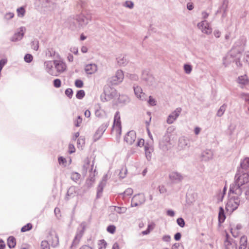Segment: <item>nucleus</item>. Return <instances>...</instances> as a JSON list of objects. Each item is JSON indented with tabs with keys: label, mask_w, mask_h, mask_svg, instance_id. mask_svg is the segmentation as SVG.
Instances as JSON below:
<instances>
[{
	"label": "nucleus",
	"mask_w": 249,
	"mask_h": 249,
	"mask_svg": "<svg viewBox=\"0 0 249 249\" xmlns=\"http://www.w3.org/2000/svg\"><path fill=\"white\" fill-rule=\"evenodd\" d=\"M249 182V170L239 169L235 176V181L230 187L229 193L241 195V186Z\"/></svg>",
	"instance_id": "obj_1"
},
{
	"label": "nucleus",
	"mask_w": 249,
	"mask_h": 249,
	"mask_svg": "<svg viewBox=\"0 0 249 249\" xmlns=\"http://www.w3.org/2000/svg\"><path fill=\"white\" fill-rule=\"evenodd\" d=\"M243 46H241L239 49L236 48V46L232 48L223 58V64L225 67L229 66L232 62H235L237 67L242 66L240 59L241 56V51L243 50Z\"/></svg>",
	"instance_id": "obj_2"
},
{
	"label": "nucleus",
	"mask_w": 249,
	"mask_h": 249,
	"mask_svg": "<svg viewBox=\"0 0 249 249\" xmlns=\"http://www.w3.org/2000/svg\"><path fill=\"white\" fill-rule=\"evenodd\" d=\"M118 96L117 91L114 88L107 86L104 88V95H101L102 102H107L112 100V104H117V98Z\"/></svg>",
	"instance_id": "obj_3"
},
{
	"label": "nucleus",
	"mask_w": 249,
	"mask_h": 249,
	"mask_svg": "<svg viewBox=\"0 0 249 249\" xmlns=\"http://www.w3.org/2000/svg\"><path fill=\"white\" fill-rule=\"evenodd\" d=\"M235 195V196H233L229 199L226 206L227 211L231 213L236 210L239 206L244 202L243 200L241 199V195Z\"/></svg>",
	"instance_id": "obj_4"
},
{
	"label": "nucleus",
	"mask_w": 249,
	"mask_h": 249,
	"mask_svg": "<svg viewBox=\"0 0 249 249\" xmlns=\"http://www.w3.org/2000/svg\"><path fill=\"white\" fill-rule=\"evenodd\" d=\"M77 23H78L80 28L85 27L92 20V14L87 12L76 15Z\"/></svg>",
	"instance_id": "obj_5"
},
{
	"label": "nucleus",
	"mask_w": 249,
	"mask_h": 249,
	"mask_svg": "<svg viewBox=\"0 0 249 249\" xmlns=\"http://www.w3.org/2000/svg\"><path fill=\"white\" fill-rule=\"evenodd\" d=\"M174 128L172 127H170L167 129V133L163 137L162 140L160 142V148L163 150H167L171 148L172 143L171 142V137L172 134L169 133V131L173 130Z\"/></svg>",
	"instance_id": "obj_6"
},
{
	"label": "nucleus",
	"mask_w": 249,
	"mask_h": 249,
	"mask_svg": "<svg viewBox=\"0 0 249 249\" xmlns=\"http://www.w3.org/2000/svg\"><path fill=\"white\" fill-rule=\"evenodd\" d=\"M85 227L86 223L85 222H83L80 224V227L81 228V229H78L77 230L74 238L73 240L70 249H75L79 244L80 241L84 234Z\"/></svg>",
	"instance_id": "obj_7"
},
{
	"label": "nucleus",
	"mask_w": 249,
	"mask_h": 249,
	"mask_svg": "<svg viewBox=\"0 0 249 249\" xmlns=\"http://www.w3.org/2000/svg\"><path fill=\"white\" fill-rule=\"evenodd\" d=\"M54 60L55 71L56 72V76L64 72L67 70V66L66 63L63 60L62 58H57Z\"/></svg>",
	"instance_id": "obj_8"
},
{
	"label": "nucleus",
	"mask_w": 249,
	"mask_h": 249,
	"mask_svg": "<svg viewBox=\"0 0 249 249\" xmlns=\"http://www.w3.org/2000/svg\"><path fill=\"white\" fill-rule=\"evenodd\" d=\"M197 28L203 33L206 35H210L212 33V28L210 23L206 20L199 22L197 25Z\"/></svg>",
	"instance_id": "obj_9"
},
{
	"label": "nucleus",
	"mask_w": 249,
	"mask_h": 249,
	"mask_svg": "<svg viewBox=\"0 0 249 249\" xmlns=\"http://www.w3.org/2000/svg\"><path fill=\"white\" fill-rule=\"evenodd\" d=\"M145 201V197L143 194H138L135 195L132 200L131 206L137 207L143 204Z\"/></svg>",
	"instance_id": "obj_10"
},
{
	"label": "nucleus",
	"mask_w": 249,
	"mask_h": 249,
	"mask_svg": "<svg viewBox=\"0 0 249 249\" xmlns=\"http://www.w3.org/2000/svg\"><path fill=\"white\" fill-rule=\"evenodd\" d=\"M66 24L72 31H77L81 29L79 26L78 23L76 22V15L69 17L66 21Z\"/></svg>",
	"instance_id": "obj_11"
},
{
	"label": "nucleus",
	"mask_w": 249,
	"mask_h": 249,
	"mask_svg": "<svg viewBox=\"0 0 249 249\" xmlns=\"http://www.w3.org/2000/svg\"><path fill=\"white\" fill-rule=\"evenodd\" d=\"M47 241L53 247H56L59 244L58 237L54 231L49 232L47 236Z\"/></svg>",
	"instance_id": "obj_12"
},
{
	"label": "nucleus",
	"mask_w": 249,
	"mask_h": 249,
	"mask_svg": "<svg viewBox=\"0 0 249 249\" xmlns=\"http://www.w3.org/2000/svg\"><path fill=\"white\" fill-rule=\"evenodd\" d=\"M44 68L46 71L50 75L56 76V72L55 71L54 60H48L44 62Z\"/></svg>",
	"instance_id": "obj_13"
},
{
	"label": "nucleus",
	"mask_w": 249,
	"mask_h": 249,
	"mask_svg": "<svg viewBox=\"0 0 249 249\" xmlns=\"http://www.w3.org/2000/svg\"><path fill=\"white\" fill-rule=\"evenodd\" d=\"M124 78V74L123 71L121 70H119L116 71L115 75L111 78L110 82L113 85H117L123 81Z\"/></svg>",
	"instance_id": "obj_14"
},
{
	"label": "nucleus",
	"mask_w": 249,
	"mask_h": 249,
	"mask_svg": "<svg viewBox=\"0 0 249 249\" xmlns=\"http://www.w3.org/2000/svg\"><path fill=\"white\" fill-rule=\"evenodd\" d=\"M26 31L25 27H20L17 30V31L15 33L13 36L11 38V41L13 42H16L20 40L23 37Z\"/></svg>",
	"instance_id": "obj_15"
},
{
	"label": "nucleus",
	"mask_w": 249,
	"mask_h": 249,
	"mask_svg": "<svg viewBox=\"0 0 249 249\" xmlns=\"http://www.w3.org/2000/svg\"><path fill=\"white\" fill-rule=\"evenodd\" d=\"M182 111L180 107L177 108L173 112H172L168 117L167 123L168 124H171L178 118Z\"/></svg>",
	"instance_id": "obj_16"
},
{
	"label": "nucleus",
	"mask_w": 249,
	"mask_h": 249,
	"mask_svg": "<svg viewBox=\"0 0 249 249\" xmlns=\"http://www.w3.org/2000/svg\"><path fill=\"white\" fill-rule=\"evenodd\" d=\"M169 179L173 183H178L182 180L183 177L178 172H172L169 175Z\"/></svg>",
	"instance_id": "obj_17"
},
{
	"label": "nucleus",
	"mask_w": 249,
	"mask_h": 249,
	"mask_svg": "<svg viewBox=\"0 0 249 249\" xmlns=\"http://www.w3.org/2000/svg\"><path fill=\"white\" fill-rule=\"evenodd\" d=\"M133 89L136 97L142 101H146V95L142 92V89L141 87L134 85Z\"/></svg>",
	"instance_id": "obj_18"
},
{
	"label": "nucleus",
	"mask_w": 249,
	"mask_h": 249,
	"mask_svg": "<svg viewBox=\"0 0 249 249\" xmlns=\"http://www.w3.org/2000/svg\"><path fill=\"white\" fill-rule=\"evenodd\" d=\"M136 139V132L133 130L129 131L124 137V141L130 145H131L135 141Z\"/></svg>",
	"instance_id": "obj_19"
},
{
	"label": "nucleus",
	"mask_w": 249,
	"mask_h": 249,
	"mask_svg": "<svg viewBox=\"0 0 249 249\" xmlns=\"http://www.w3.org/2000/svg\"><path fill=\"white\" fill-rule=\"evenodd\" d=\"M213 151L210 149H206L201 153L200 159L202 161H207L213 159Z\"/></svg>",
	"instance_id": "obj_20"
},
{
	"label": "nucleus",
	"mask_w": 249,
	"mask_h": 249,
	"mask_svg": "<svg viewBox=\"0 0 249 249\" xmlns=\"http://www.w3.org/2000/svg\"><path fill=\"white\" fill-rule=\"evenodd\" d=\"M108 123H107L102 124L98 128V130L96 131V132L94 136V141H97L100 138H101V137L102 136V135H103L104 132L105 131V130L108 127Z\"/></svg>",
	"instance_id": "obj_21"
},
{
	"label": "nucleus",
	"mask_w": 249,
	"mask_h": 249,
	"mask_svg": "<svg viewBox=\"0 0 249 249\" xmlns=\"http://www.w3.org/2000/svg\"><path fill=\"white\" fill-rule=\"evenodd\" d=\"M78 194L77 188L74 186L70 187L67 191L65 200H68L70 198H72Z\"/></svg>",
	"instance_id": "obj_22"
},
{
	"label": "nucleus",
	"mask_w": 249,
	"mask_h": 249,
	"mask_svg": "<svg viewBox=\"0 0 249 249\" xmlns=\"http://www.w3.org/2000/svg\"><path fill=\"white\" fill-rule=\"evenodd\" d=\"M107 175L106 174L103 177L101 181L100 182V183L98 185V186L97 188V197H99L100 196V195L102 194V191L103 190V188L106 184V182L107 181Z\"/></svg>",
	"instance_id": "obj_23"
},
{
	"label": "nucleus",
	"mask_w": 249,
	"mask_h": 249,
	"mask_svg": "<svg viewBox=\"0 0 249 249\" xmlns=\"http://www.w3.org/2000/svg\"><path fill=\"white\" fill-rule=\"evenodd\" d=\"M117 64L120 66H125L128 63V60L127 57V56L125 54H120L117 58Z\"/></svg>",
	"instance_id": "obj_24"
},
{
	"label": "nucleus",
	"mask_w": 249,
	"mask_h": 249,
	"mask_svg": "<svg viewBox=\"0 0 249 249\" xmlns=\"http://www.w3.org/2000/svg\"><path fill=\"white\" fill-rule=\"evenodd\" d=\"M225 249H237V245L236 242L232 239L227 238L224 242Z\"/></svg>",
	"instance_id": "obj_25"
},
{
	"label": "nucleus",
	"mask_w": 249,
	"mask_h": 249,
	"mask_svg": "<svg viewBox=\"0 0 249 249\" xmlns=\"http://www.w3.org/2000/svg\"><path fill=\"white\" fill-rule=\"evenodd\" d=\"M129 101V99L128 97L125 95H120L118 93V96L117 98V104L116 105H118L119 104H125L128 103Z\"/></svg>",
	"instance_id": "obj_26"
},
{
	"label": "nucleus",
	"mask_w": 249,
	"mask_h": 249,
	"mask_svg": "<svg viewBox=\"0 0 249 249\" xmlns=\"http://www.w3.org/2000/svg\"><path fill=\"white\" fill-rule=\"evenodd\" d=\"M85 70L87 73L91 74L97 71V66L95 64H88L86 66Z\"/></svg>",
	"instance_id": "obj_27"
},
{
	"label": "nucleus",
	"mask_w": 249,
	"mask_h": 249,
	"mask_svg": "<svg viewBox=\"0 0 249 249\" xmlns=\"http://www.w3.org/2000/svg\"><path fill=\"white\" fill-rule=\"evenodd\" d=\"M178 146L180 148V149H184L186 147H189L190 145L188 140L184 137H180L179 139Z\"/></svg>",
	"instance_id": "obj_28"
},
{
	"label": "nucleus",
	"mask_w": 249,
	"mask_h": 249,
	"mask_svg": "<svg viewBox=\"0 0 249 249\" xmlns=\"http://www.w3.org/2000/svg\"><path fill=\"white\" fill-rule=\"evenodd\" d=\"M56 0H42V3L46 7L53 10L56 7Z\"/></svg>",
	"instance_id": "obj_29"
},
{
	"label": "nucleus",
	"mask_w": 249,
	"mask_h": 249,
	"mask_svg": "<svg viewBox=\"0 0 249 249\" xmlns=\"http://www.w3.org/2000/svg\"><path fill=\"white\" fill-rule=\"evenodd\" d=\"M237 82L240 85V87L243 88L244 86L249 83V80L248 79L247 75H244L238 77Z\"/></svg>",
	"instance_id": "obj_30"
},
{
	"label": "nucleus",
	"mask_w": 249,
	"mask_h": 249,
	"mask_svg": "<svg viewBox=\"0 0 249 249\" xmlns=\"http://www.w3.org/2000/svg\"><path fill=\"white\" fill-rule=\"evenodd\" d=\"M46 55L49 57H55L56 58H60V55L59 53H56L53 48H48L46 51Z\"/></svg>",
	"instance_id": "obj_31"
},
{
	"label": "nucleus",
	"mask_w": 249,
	"mask_h": 249,
	"mask_svg": "<svg viewBox=\"0 0 249 249\" xmlns=\"http://www.w3.org/2000/svg\"><path fill=\"white\" fill-rule=\"evenodd\" d=\"M95 114L96 116L102 118L105 115V111L101 108L100 104H98L95 106Z\"/></svg>",
	"instance_id": "obj_32"
},
{
	"label": "nucleus",
	"mask_w": 249,
	"mask_h": 249,
	"mask_svg": "<svg viewBox=\"0 0 249 249\" xmlns=\"http://www.w3.org/2000/svg\"><path fill=\"white\" fill-rule=\"evenodd\" d=\"M240 246L239 249H249V244H248V241L246 237H242L240 239Z\"/></svg>",
	"instance_id": "obj_33"
},
{
	"label": "nucleus",
	"mask_w": 249,
	"mask_h": 249,
	"mask_svg": "<svg viewBox=\"0 0 249 249\" xmlns=\"http://www.w3.org/2000/svg\"><path fill=\"white\" fill-rule=\"evenodd\" d=\"M89 163L90 161L88 158H87L84 160V164L82 167L83 172L84 173H86L88 170H89V171H91L92 170L93 165L91 166V168L89 169Z\"/></svg>",
	"instance_id": "obj_34"
},
{
	"label": "nucleus",
	"mask_w": 249,
	"mask_h": 249,
	"mask_svg": "<svg viewBox=\"0 0 249 249\" xmlns=\"http://www.w3.org/2000/svg\"><path fill=\"white\" fill-rule=\"evenodd\" d=\"M144 149L146 158L148 160H150L151 159V154L153 151V148L151 146L145 145Z\"/></svg>",
	"instance_id": "obj_35"
},
{
	"label": "nucleus",
	"mask_w": 249,
	"mask_h": 249,
	"mask_svg": "<svg viewBox=\"0 0 249 249\" xmlns=\"http://www.w3.org/2000/svg\"><path fill=\"white\" fill-rule=\"evenodd\" d=\"M241 167L240 169H243V170H249V158H245L240 163Z\"/></svg>",
	"instance_id": "obj_36"
},
{
	"label": "nucleus",
	"mask_w": 249,
	"mask_h": 249,
	"mask_svg": "<svg viewBox=\"0 0 249 249\" xmlns=\"http://www.w3.org/2000/svg\"><path fill=\"white\" fill-rule=\"evenodd\" d=\"M112 131L115 132L117 136L120 137L122 132L121 124H113L112 126Z\"/></svg>",
	"instance_id": "obj_37"
},
{
	"label": "nucleus",
	"mask_w": 249,
	"mask_h": 249,
	"mask_svg": "<svg viewBox=\"0 0 249 249\" xmlns=\"http://www.w3.org/2000/svg\"><path fill=\"white\" fill-rule=\"evenodd\" d=\"M7 245L9 248H14L16 245V239L13 236H10L7 239Z\"/></svg>",
	"instance_id": "obj_38"
},
{
	"label": "nucleus",
	"mask_w": 249,
	"mask_h": 249,
	"mask_svg": "<svg viewBox=\"0 0 249 249\" xmlns=\"http://www.w3.org/2000/svg\"><path fill=\"white\" fill-rule=\"evenodd\" d=\"M226 216L224 213V209L222 207H220L219 214H218V220L220 223H222L224 221Z\"/></svg>",
	"instance_id": "obj_39"
},
{
	"label": "nucleus",
	"mask_w": 249,
	"mask_h": 249,
	"mask_svg": "<svg viewBox=\"0 0 249 249\" xmlns=\"http://www.w3.org/2000/svg\"><path fill=\"white\" fill-rule=\"evenodd\" d=\"M227 104H224L223 105H222L217 110L216 115L218 117H221L224 114L227 108Z\"/></svg>",
	"instance_id": "obj_40"
},
{
	"label": "nucleus",
	"mask_w": 249,
	"mask_h": 249,
	"mask_svg": "<svg viewBox=\"0 0 249 249\" xmlns=\"http://www.w3.org/2000/svg\"><path fill=\"white\" fill-rule=\"evenodd\" d=\"M25 12V9L23 6L19 7L17 9V16L19 18H22L24 17Z\"/></svg>",
	"instance_id": "obj_41"
},
{
	"label": "nucleus",
	"mask_w": 249,
	"mask_h": 249,
	"mask_svg": "<svg viewBox=\"0 0 249 249\" xmlns=\"http://www.w3.org/2000/svg\"><path fill=\"white\" fill-rule=\"evenodd\" d=\"M113 208L114 211L119 214L125 213L127 210L126 208L124 207L114 206Z\"/></svg>",
	"instance_id": "obj_42"
},
{
	"label": "nucleus",
	"mask_w": 249,
	"mask_h": 249,
	"mask_svg": "<svg viewBox=\"0 0 249 249\" xmlns=\"http://www.w3.org/2000/svg\"><path fill=\"white\" fill-rule=\"evenodd\" d=\"M85 144V139L80 137L77 139V145L79 149H82Z\"/></svg>",
	"instance_id": "obj_43"
},
{
	"label": "nucleus",
	"mask_w": 249,
	"mask_h": 249,
	"mask_svg": "<svg viewBox=\"0 0 249 249\" xmlns=\"http://www.w3.org/2000/svg\"><path fill=\"white\" fill-rule=\"evenodd\" d=\"M121 124L120 121V115L119 111H117L115 113L114 118V123L113 124Z\"/></svg>",
	"instance_id": "obj_44"
},
{
	"label": "nucleus",
	"mask_w": 249,
	"mask_h": 249,
	"mask_svg": "<svg viewBox=\"0 0 249 249\" xmlns=\"http://www.w3.org/2000/svg\"><path fill=\"white\" fill-rule=\"evenodd\" d=\"M127 170L125 167H123L121 168L120 173L119 176L121 178H124L127 174Z\"/></svg>",
	"instance_id": "obj_45"
},
{
	"label": "nucleus",
	"mask_w": 249,
	"mask_h": 249,
	"mask_svg": "<svg viewBox=\"0 0 249 249\" xmlns=\"http://www.w3.org/2000/svg\"><path fill=\"white\" fill-rule=\"evenodd\" d=\"M81 177L80 174L77 172H73L71 174V179L75 182H77Z\"/></svg>",
	"instance_id": "obj_46"
},
{
	"label": "nucleus",
	"mask_w": 249,
	"mask_h": 249,
	"mask_svg": "<svg viewBox=\"0 0 249 249\" xmlns=\"http://www.w3.org/2000/svg\"><path fill=\"white\" fill-rule=\"evenodd\" d=\"M123 5L125 7L131 9L133 8L134 4L132 1L127 0L123 3Z\"/></svg>",
	"instance_id": "obj_47"
},
{
	"label": "nucleus",
	"mask_w": 249,
	"mask_h": 249,
	"mask_svg": "<svg viewBox=\"0 0 249 249\" xmlns=\"http://www.w3.org/2000/svg\"><path fill=\"white\" fill-rule=\"evenodd\" d=\"M240 97L245 102L249 103V93L242 92L240 94Z\"/></svg>",
	"instance_id": "obj_48"
},
{
	"label": "nucleus",
	"mask_w": 249,
	"mask_h": 249,
	"mask_svg": "<svg viewBox=\"0 0 249 249\" xmlns=\"http://www.w3.org/2000/svg\"><path fill=\"white\" fill-rule=\"evenodd\" d=\"M184 71L186 74H190L192 71V67L189 64H185L183 66Z\"/></svg>",
	"instance_id": "obj_49"
},
{
	"label": "nucleus",
	"mask_w": 249,
	"mask_h": 249,
	"mask_svg": "<svg viewBox=\"0 0 249 249\" xmlns=\"http://www.w3.org/2000/svg\"><path fill=\"white\" fill-rule=\"evenodd\" d=\"M14 14L13 12H7L4 15L3 18L5 20H10L14 18Z\"/></svg>",
	"instance_id": "obj_50"
},
{
	"label": "nucleus",
	"mask_w": 249,
	"mask_h": 249,
	"mask_svg": "<svg viewBox=\"0 0 249 249\" xmlns=\"http://www.w3.org/2000/svg\"><path fill=\"white\" fill-rule=\"evenodd\" d=\"M41 249H50V244L46 240L42 241L41 243Z\"/></svg>",
	"instance_id": "obj_51"
},
{
	"label": "nucleus",
	"mask_w": 249,
	"mask_h": 249,
	"mask_svg": "<svg viewBox=\"0 0 249 249\" xmlns=\"http://www.w3.org/2000/svg\"><path fill=\"white\" fill-rule=\"evenodd\" d=\"M32 48L35 51H37L39 47V42L37 40H34L31 43Z\"/></svg>",
	"instance_id": "obj_52"
},
{
	"label": "nucleus",
	"mask_w": 249,
	"mask_h": 249,
	"mask_svg": "<svg viewBox=\"0 0 249 249\" xmlns=\"http://www.w3.org/2000/svg\"><path fill=\"white\" fill-rule=\"evenodd\" d=\"M85 95V93L83 90H79L77 91L76 94V97L78 99H81L84 98Z\"/></svg>",
	"instance_id": "obj_53"
},
{
	"label": "nucleus",
	"mask_w": 249,
	"mask_h": 249,
	"mask_svg": "<svg viewBox=\"0 0 249 249\" xmlns=\"http://www.w3.org/2000/svg\"><path fill=\"white\" fill-rule=\"evenodd\" d=\"M126 77L132 81H137L139 79L138 76L135 74L128 73L126 75Z\"/></svg>",
	"instance_id": "obj_54"
},
{
	"label": "nucleus",
	"mask_w": 249,
	"mask_h": 249,
	"mask_svg": "<svg viewBox=\"0 0 249 249\" xmlns=\"http://www.w3.org/2000/svg\"><path fill=\"white\" fill-rule=\"evenodd\" d=\"M107 246V243L104 240H101L99 241L98 244L99 249H105Z\"/></svg>",
	"instance_id": "obj_55"
},
{
	"label": "nucleus",
	"mask_w": 249,
	"mask_h": 249,
	"mask_svg": "<svg viewBox=\"0 0 249 249\" xmlns=\"http://www.w3.org/2000/svg\"><path fill=\"white\" fill-rule=\"evenodd\" d=\"M32 224L30 223H28L27 224H26V225H25L21 228V231L22 232H25V231H28L30 230H31L32 229Z\"/></svg>",
	"instance_id": "obj_56"
},
{
	"label": "nucleus",
	"mask_w": 249,
	"mask_h": 249,
	"mask_svg": "<svg viewBox=\"0 0 249 249\" xmlns=\"http://www.w3.org/2000/svg\"><path fill=\"white\" fill-rule=\"evenodd\" d=\"M82 118L79 116L74 121V125L76 127H79L80 125V124L82 123Z\"/></svg>",
	"instance_id": "obj_57"
},
{
	"label": "nucleus",
	"mask_w": 249,
	"mask_h": 249,
	"mask_svg": "<svg viewBox=\"0 0 249 249\" xmlns=\"http://www.w3.org/2000/svg\"><path fill=\"white\" fill-rule=\"evenodd\" d=\"M65 94L69 98H71L73 95V91L71 89H67L65 91Z\"/></svg>",
	"instance_id": "obj_58"
},
{
	"label": "nucleus",
	"mask_w": 249,
	"mask_h": 249,
	"mask_svg": "<svg viewBox=\"0 0 249 249\" xmlns=\"http://www.w3.org/2000/svg\"><path fill=\"white\" fill-rule=\"evenodd\" d=\"M53 86L56 88H60L61 85V81L59 79H55L53 80Z\"/></svg>",
	"instance_id": "obj_59"
},
{
	"label": "nucleus",
	"mask_w": 249,
	"mask_h": 249,
	"mask_svg": "<svg viewBox=\"0 0 249 249\" xmlns=\"http://www.w3.org/2000/svg\"><path fill=\"white\" fill-rule=\"evenodd\" d=\"M172 249H184V248L181 244L176 243L172 245Z\"/></svg>",
	"instance_id": "obj_60"
},
{
	"label": "nucleus",
	"mask_w": 249,
	"mask_h": 249,
	"mask_svg": "<svg viewBox=\"0 0 249 249\" xmlns=\"http://www.w3.org/2000/svg\"><path fill=\"white\" fill-rule=\"evenodd\" d=\"M177 222L178 224L181 228H183L185 226V221L184 219L181 218H178L177 220Z\"/></svg>",
	"instance_id": "obj_61"
},
{
	"label": "nucleus",
	"mask_w": 249,
	"mask_h": 249,
	"mask_svg": "<svg viewBox=\"0 0 249 249\" xmlns=\"http://www.w3.org/2000/svg\"><path fill=\"white\" fill-rule=\"evenodd\" d=\"M116 227L114 225H109L107 227V231L110 233H114L115 231Z\"/></svg>",
	"instance_id": "obj_62"
},
{
	"label": "nucleus",
	"mask_w": 249,
	"mask_h": 249,
	"mask_svg": "<svg viewBox=\"0 0 249 249\" xmlns=\"http://www.w3.org/2000/svg\"><path fill=\"white\" fill-rule=\"evenodd\" d=\"M24 59L26 62L30 63L33 60V56L31 54L28 53L25 55Z\"/></svg>",
	"instance_id": "obj_63"
},
{
	"label": "nucleus",
	"mask_w": 249,
	"mask_h": 249,
	"mask_svg": "<svg viewBox=\"0 0 249 249\" xmlns=\"http://www.w3.org/2000/svg\"><path fill=\"white\" fill-rule=\"evenodd\" d=\"M70 51L75 55H78L79 54L78 48L76 46L71 47L70 49Z\"/></svg>",
	"instance_id": "obj_64"
}]
</instances>
